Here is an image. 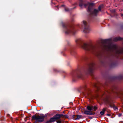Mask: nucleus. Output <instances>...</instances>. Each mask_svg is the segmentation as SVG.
I'll list each match as a JSON object with an SVG mask.
<instances>
[{
  "label": "nucleus",
  "mask_w": 123,
  "mask_h": 123,
  "mask_svg": "<svg viewBox=\"0 0 123 123\" xmlns=\"http://www.w3.org/2000/svg\"><path fill=\"white\" fill-rule=\"evenodd\" d=\"M45 117V116L43 115L41 116L34 115L32 117V120H35L37 121L41 122L43 121Z\"/></svg>",
  "instance_id": "nucleus-1"
},
{
  "label": "nucleus",
  "mask_w": 123,
  "mask_h": 123,
  "mask_svg": "<svg viewBox=\"0 0 123 123\" xmlns=\"http://www.w3.org/2000/svg\"><path fill=\"white\" fill-rule=\"evenodd\" d=\"M105 48L107 50H109L116 51L117 50V46L115 45H108L106 46Z\"/></svg>",
  "instance_id": "nucleus-2"
},
{
  "label": "nucleus",
  "mask_w": 123,
  "mask_h": 123,
  "mask_svg": "<svg viewBox=\"0 0 123 123\" xmlns=\"http://www.w3.org/2000/svg\"><path fill=\"white\" fill-rule=\"evenodd\" d=\"M63 115L62 114H57L55 115L54 117L56 120L59 119L60 118L62 117Z\"/></svg>",
  "instance_id": "nucleus-3"
},
{
  "label": "nucleus",
  "mask_w": 123,
  "mask_h": 123,
  "mask_svg": "<svg viewBox=\"0 0 123 123\" xmlns=\"http://www.w3.org/2000/svg\"><path fill=\"white\" fill-rule=\"evenodd\" d=\"M73 119L75 120L79 119L82 117L80 115H77V116L73 115Z\"/></svg>",
  "instance_id": "nucleus-4"
},
{
  "label": "nucleus",
  "mask_w": 123,
  "mask_h": 123,
  "mask_svg": "<svg viewBox=\"0 0 123 123\" xmlns=\"http://www.w3.org/2000/svg\"><path fill=\"white\" fill-rule=\"evenodd\" d=\"M94 69L93 66H90L88 70V71L90 73H92Z\"/></svg>",
  "instance_id": "nucleus-5"
},
{
  "label": "nucleus",
  "mask_w": 123,
  "mask_h": 123,
  "mask_svg": "<svg viewBox=\"0 0 123 123\" xmlns=\"http://www.w3.org/2000/svg\"><path fill=\"white\" fill-rule=\"evenodd\" d=\"M84 113L88 115H91L92 114V112L91 111H86L84 112Z\"/></svg>",
  "instance_id": "nucleus-6"
},
{
  "label": "nucleus",
  "mask_w": 123,
  "mask_h": 123,
  "mask_svg": "<svg viewBox=\"0 0 123 123\" xmlns=\"http://www.w3.org/2000/svg\"><path fill=\"white\" fill-rule=\"evenodd\" d=\"M122 38L120 37H117L114 38L113 39V41H115L118 40H121Z\"/></svg>",
  "instance_id": "nucleus-7"
},
{
  "label": "nucleus",
  "mask_w": 123,
  "mask_h": 123,
  "mask_svg": "<svg viewBox=\"0 0 123 123\" xmlns=\"http://www.w3.org/2000/svg\"><path fill=\"white\" fill-rule=\"evenodd\" d=\"M93 109V107H90V106H88L87 107V109L88 110H89L90 111H92Z\"/></svg>",
  "instance_id": "nucleus-8"
},
{
  "label": "nucleus",
  "mask_w": 123,
  "mask_h": 123,
  "mask_svg": "<svg viewBox=\"0 0 123 123\" xmlns=\"http://www.w3.org/2000/svg\"><path fill=\"white\" fill-rule=\"evenodd\" d=\"M87 44L86 43H84L82 46V47L84 49H86L87 46Z\"/></svg>",
  "instance_id": "nucleus-9"
},
{
  "label": "nucleus",
  "mask_w": 123,
  "mask_h": 123,
  "mask_svg": "<svg viewBox=\"0 0 123 123\" xmlns=\"http://www.w3.org/2000/svg\"><path fill=\"white\" fill-rule=\"evenodd\" d=\"M56 120L55 119V118L54 117H53L52 118H51L50 119V121L51 122H53L55 121Z\"/></svg>",
  "instance_id": "nucleus-10"
},
{
  "label": "nucleus",
  "mask_w": 123,
  "mask_h": 123,
  "mask_svg": "<svg viewBox=\"0 0 123 123\" xmlns=\"http://www.w3.org/2000/svg\"><path fill=\"white\" fill-rule=\"evenodd\" d=\"M98 10L96 9H94L93 11V13L95 15H96L97 13H98Z\"/></svg>",
  "instance_id": "nucleus-11"
},
{
  "label": "nucleus",
  "mask_w": 123,
  "mask_h": 123,
  "mask_svg": "<svg viewBox=\"0 0 123 123\" xmlns=\"http://www.w3.org/2000/svg\"><path fill=\"white\" fill-rule=\"evenodd\" d=\"M105 110L104 109H103V110L100 112V114L101 115H104V114Z\"/></svg>",
  "instance_id": "nucleus-12"
},
{
  "label": "nucleus",
  "mask_w": 123,
  "mask_h": 123,
  "mask_svg": "<svg viewBox=\"0 0 123 123\" xmlns=\"http://www.w3.org/2000/svg\"><path fill=\"white\" fill-rule=\"evenodd\" d=\"M64 33L66 34H70V31H64Z\"/></svg>",
  "instance_id": "nucleus-13"
},
{
  "label": "nucleus",
  "mask_w": 123,
  "mask_h": 123,
  "mask_svg": "<svg viewBox=\"0 0 123 123\" xmlns=\"http://www.w3.org/2000/svg\"><path fill=\"white\" fill-rule=\"evenodd\" d=\"M94 5V4L93 3H90L89 4V6H93Z\"/></svg>",
  "instance_id": "nucleus-14"
},
{
  "label": "nucleus",
  "mask_w": 123,
  "mask_h": 123,
  "mask_svg": "<svg viewBox=\"0 0 123 123\" xmlns=\"http://www.w3.org/2000/svg\"><path fill=\"white\" fill-rule=\"evenodd\" d=\"M91 8L89 6L88 8V10L89 12H91Z\"/></svg>",
  "instance_id": "nucleus-15"
},
{
  "label": "nucleus",
  "mask_w": 123,
  "mask_h": 123,
  "mask_svg": "<svg viewBox=\"0 0 123 123\" xmlns=\"http://www.w3.org/2000/svg\"><path fill=\"white\" fill-rule=\"evenodd\" d=\"M93 109L94 111H95L97 109V108L96 107L94 106L93 107Z\"/></svg>",
  "instance_id": "nucleus-16"
},
{
  "label": "nucleus",
  "mask_w": 123,
  "mask_h": 123,
  "mask_svg": "<svg viewBox=\"0 0 123 123\" xmlns=\"http://www.w3.org/2000/svg\"><path fill=\"white\" fill-rule=\"evenodd\" d=\"M57 123H61V120H59L57 121Z\"/></svg>",
  "instance_id": "nucleus-17"
},
{
  "label": "nucleus",
  "mask_w": 123,
  "mask_h": 123,
  "mask_svg": "<svg viewBox=\"0 0 123 123\" xmlns=\"http://www.w3.org/2000/svg\"><path fill=\"white\" fill-rule=\"evenodd\" d=\"M101 6H99V7L98 8V11H100L101 10Z\"/></svg>",
  "instance_id": "nucleus-18"
},
{
  "label": "nucleus",
  "mask_w": 123,
  "mask_h": 123,
  "mask_svg": "<svg viewBox=\"0 0 123 123\" xmlns=\"http://www.w3.org/2000/svg\"><path fill=\"white\" fill-rule=\"evenodd\" d=\"M114 110H117V108L116 107H114Z\"/></svg>",
  "instance_id": "nucleus-19"
},
{
  "label": "nucleus",
  "mask_w": 123,
  "mask_h": 123,
  "mask_svg": "<svg viewBox=\"0 0 123 123\" xmlns=\"http://www.w3.org/2000/svg\"><path fill=\"white\" fill-rule=\"evenodd\" d=\"M84 5L86 6V5H85V4H84Z\"/></svg>",
  "instance_id": "nucleus-20"
},
{
  "label": "nucleus",
  "mask_w": 123,
  "mask_h": 123,
  "mask_svg": "<svg viewBox=\"0 0 123 123\" xmlns=\"http://www.w3.org/2000/svg\"><path fill=\"white\" fill-rule=\"evenodd\" d=\"M117 53H120V52H117Z\"/></svg>",
  "instance_id": "nucleus-21"
},
{
  "label": "nucleus",
  "mask_w": 123,
  "mask_h": 123,
  "mask_svg": "<svg viewBox=\"0 0 123 123\" xmlns=\"http://www.w3.org/2000/svg\"><path fill=\"white\" fill-rule=\"evenodd\" d=\"M77 40H76V42H77Z\"/></svg>",
  "instance_id": "nucleus-22"
},
{
  "label": "nucleus",
  "mask_w": 123,
  "mask_h": 123,
  "mask_svg": "<svg viewBox=\"0 0 123 123\" xmlns=\"http://www.w3.org/2000/svg\"><path fill=\"white\" fill-rule=\"evenodd\" d=\"M121 116V115H119V116Z\"/></svg>",
  "instance_id": "nucleus-23"
},
{
  "label": "nucleus",
  "mask_w": 123,
  "mask_h": 123,
  "mask_svg": "<svg viewBox=\"0 0 123 123\" xmlns=\"http://www.w3.org/2000/svg\"><path fill=\"white\" fill-rule=\"evenodd\" d=\"M121 116V115H119V116Z\"/></svg>",
  "instance_id": "nucleus-24"
},
{
  "label": "nucleus",
  "mask_w": 123,
  "mask_h": 123,
  "mask_svg": "<svg viewBox=\"0 0 123 123\" xmlns=\"http://www.w3.org/2000/svg\"><path fill=\"white\" fill-rule=\"evenodd\" d=\"M109 40V39H107V41H108V40Z\"/></svg>",
  "instance_id": "nucleus-25"
},
{
  "label": "nucleus",
  "mask_w": 123,
  "mask_h": 123,
  "mask_svg": "<svg viewBox=\"0 0 123 123\" xmlns=\"http://www.w3.org/2000/svg\"><path fill=\"white\" fill-rule=\"evenodd\" d=\"M72 33H74V32H72Z\"/></svg>",
  "instance_id": "nucleus-26"
},
{
  "label": "nucleus",
  "mask_w": 123,
  "mask_h": 123,
  "mask_svg": "<svg viewBox=\"0 0 123 123\" xmlns=\"http://www.w3.org/2000/svg\"><path fill=\"white\" fill-rule=\"evenodd\" d=\"M85 33H86V32H85Z\"/></svg>",
  "instance_id": "nucleus-27"
}]
</instances>
